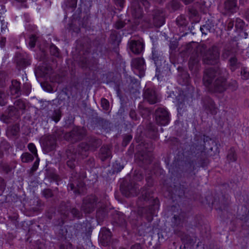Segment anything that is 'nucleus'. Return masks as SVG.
<instances>
[{"instance_id":"ddd939ff","label":"nucleus","mask_w":249,"mask_h":249,"mask_svg":"<svg viewBox=\"0 0 249 249\" xmlns=\"http://www.w3.org/2000/svg\"><path fill=\"white\" fill-rule=\"evenodd\" d=\"M38 164H39V162H38V161H37V160L36 161V162H35V163H34V166H33V169H34V170H36V169L37 168V166H38Z\"/></svg>"},{"instance_id":"1a4fd4ad","label":"nucleus","mask_w":249,"mask_h":249,"mask_svg":"<svg viewBox=\"0 0 249 249\" xmlns=\"http://www.w3.org/2000/svg\"><path fill=\"white\" fill-rule=\"evenodd\" d=\"M241 74L243 79H247L249 78V71L246 69H243Z\"/></svg>"},{"instance_id":"39448f33","label":"nucleus","mask_w":249,"mask_h":249,"mask_svg":"<svg viewBox=\"0 0 249 249\" xmlns=\"http://www.w3.org/2000/svg\"><path fill=\"white\" fill-rule=\"evenodd\" d=\"M21 158L22 161L23 162H28L33 160L32 156L28 153L23 154L21 156Z\"/></svg>"},{"instance_id":"7ed1b4c3","label":"nucleus","mask_w":249,"mask_h":249,"mask_svg":"<svg viewBox=\"0 0 249 249\" xmlns=\"http://www.w3.org/2000/svg\"><path fill=\"white\" fill-rule=\"evenodd\" d=\"M144 64V60L141 58L134 59L132 61V67L137 69H142Z\"/></svg>"},{"instance_id":"6ab92c4d","label":"nucleus","mask_w":249,"mask_h":249,"mask_svg":"<svg viewBox=\"0 0 249 249\" xmlns=\"http://www.w3.org/2000/svg\"><path fill=\"white\" fill-rule=\"evenodd\" d=\"M59 119H57L56 120H55V122H57L59 121Z\"/></svg>"},{"instance_id":"20e7f679","label":"nucleus","mask_w":249,"mask_h":249,"mask_svg":"<svg viewBox=\"0 0 249 249\" xmlns=\"http://www.w3.org/2000/svg\"><path fill=\"white\" fill-rule=\"evenodd\" d=\"M236 5V0H228L225 2V8L231 12H234V8Z\"/></svg>"},{"instance_id":"dca6fc26","label":"nucleus","mask_w":249,"mask_h":249,"mask_svg":"<svg viewBox=\"0 0 249 249\" xmlns=\"http://www.w3.org/2000/svg\"><path fill=\"white\" fill-rule=\"evenodd\" d=\"M207 76H208V75H207V74H206L204 77V79H203V80H204V82L205 83L206 82V78L207 77Z\"/></svg>"},{"instance_id":"a211bd4d","label":"nucleus","mask_w":249,"mask_h":249,"mask_svg":"<svg viewBox=\"0 0 249 249\" xmlns=\"http://www.w3.org/2000/svg\"><path fill=\"white\" fill-rule=\"evenodd\" d=\"M117 26L118 28H121V27H122L123 26V24H121V25H117Z\"/></svg>"},{"instance_id":"f257e3e1","label":"nucleus","mask_w":249,"mask_h":249,"mask_svg":"<svg viewBox=\"0 0 249 249\" xmlns=\"http://www.w3.org/2000/svg\"><path fill=\"white\" fill-rule=\"evenodd\" d=\"M156 121L161 125H166L169 124V113L167 110L163 108H160L156 112Z\"/></svg>"},{"instance_id":"412c9836","label":"nucleus","mask_w":249,"mask_h":249,"mask_svg":"<svg viewBox=\"0 0 249 249\" xmlns=\"http://www.w3.org/2000/svg\"><path fill=\"white\" fill-rule=\"evenodd\" d=\"M157 79H158V80H159V76H157Z\"/></svg>"},{"instance_id":"4be33fe9","label":"nucleus","mask_w":249,"mask_h":249,"mask_svg":"<svg viewBox=\"0 0 249 249\" xmlns=\"http://www.w3.org/2000/svg\"><path fill=\"white\" fill-rule=\"evenodd\" d=\"M61 249H63V248L62 247V248H61Z\"/></svg>"},{"instance_id":"0eeeda50","label":"nucleus","mask_w":249,"mask_h":249,"mask_svg":"<svg viewBox=\"0 0 249 249\" xmlns=\"http://www.w3.org/2000/svg\"><path fill=\"white\" fill-rule=\"evenodd\" d=\"M101 102L103 108L105 110H108L109 106L108 101L107 99L103 98L101 99Z\"/></svg>"},{"instance_id":"6e6552de","label":"nucleus","mask_w":249,"mask_h":249,"mask_svg":"<svg viewBox=\"0 0 249 249\" xmlns=\"http://www.w3.org/2000/svg\"><path fill=\"white\" fill-rule=\"evenodd\" d=\"M29 150L36 156H37V150L36 146L33 143H29L28 144Z\"/></svg>"},{"instance_id":"aec40b11","label":"nucleus","mask_w":249,"mask_h":249,"mask_svg":"<svg viewBox=\"0 0 249 249\" xmlns=\"http://www.w3.org/2000/svg\"><path fill=\"white\" fill-rule=\"evenodd\" d=\"M2 41H3V42H4V41H5V39H2Z\"/></svg>"},{"instance_id":"9d476101","label":"nucleus","mask_w":249,"mask_h":249,"mask_svg":"<svg viewBox=\"0 0 249 249\" xmlns=\"http://www.w3.org/2000/svg\"><path fill=\"white\" fill-rule=\"evenodd\" d=\"M244 25V22L241 19H237L236 21L235 26L237 28L243 29Z\"/></svg>"},{"instance_id":"f3484780","label":"nucleus","mask_w":249,"mask_h":249,"mask_svg":"<svg viewBox=\"0 0 249 249\" xmlns=\"http://www.w3.org/2000/svg\"><path fill=\"white\" fill-rule=\"evenodd\" d=\"M149 102H150L151 104H154L156 102V101L154 100L153 101H149Z\"/></svg>"},{"instance_id":"423d86ee","label":"nucleus","mask_w":249,"mask_h":249,"mask_svg":"<svg viewBox=\"0 0 249 249\" xmlns=\"http://www.w3.org/2000/svg\"><path fill=\"white\" fill-rule=\"evenodd\" d=\"M217 90L219 91H222L224 89H226L225 86H226V81L225 80H222L220 83H219V82H217Z\"/></svg>"},{"instance_id":"4468645a","label":"nucleus","mask_w":249,"mask_h":249,"mask_svg":"<svg viewBox=\"0 0 249 249\" xmlns=\"http://www.w3.org/2000/svg\"><path fill=\"white\" fill-rule=\"evenodd\" d=\"M71 3L70 4V6H74L77 2V0H71Z\"/></svg>"},{"instance_id":"9b49d317","label":"nucleus","mask_w":249,"mask_h":249,"mask_svg":"<svg viewBox=\"0 0 249 249\" xmlns=\"http://www.w3.org/2000/svg\"><path fill=\"white\" fill-rule=\"evenodd\" d=\"M36 39L35 37H32L30 38L29 45L30 48H33L35 45Z\"/></svg>"},{"instance_id":"f03ea898","label":"nucleus","mask_w":249,"mask_h":249,"mask_svg":"<svg viewBox=\"0 0 249 249\" xmlns=\"http://www.w3.org/2000/svg\"><path fill=\"white\" fill-rule=\"evenodd\" d=\"M129 49L134 53H141L144 49L143 41L140 38L138 40H131L129 43Z\"/></svg>"},{"instance_id":"f8f14e48","label":"nucleus","mask_w":249,"mask_h":249,"mask_svg":"<svg viewBox=\"0 0 249 249\" xmlns=\"http://www.w3.org/2000/svg\"><path fill=\"white\" fill-rule=\"evenodd\" d=\"M51 51L52 52L53 51H54V53H53V54L54 55H57V54L58 53V49L56 47H55V46H52L51 47Z\"/></svg>"},{"instance_id":"2eb2a0df","label":"nucleus","mask_w":249,"mask_h":249,"mask_svg":"<svg viewBox=\"0 0 249 249\" xmlns=\"http://www.w3.org/2000/svg\"><path fill=\"white\" fill-rule=\"evenodd\" d=\"M131 249H141V248L139 245H136L132 247Z\"/></svg>"}]
</instances>
